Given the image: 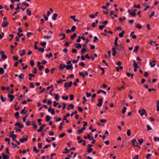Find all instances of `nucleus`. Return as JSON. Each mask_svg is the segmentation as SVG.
Returning <instances> with one entry per match:
<instances>
[{
    "mask_svg": "<svg viewBox=\"0 0 159 159\" xmlns=\"http://www.w3.org/2000/svg\"><path fill=\"white\" fill-rule=\"evenodd\" d=\"M140 113L141 116H143L145 114V116H146L147 114H146V111L143 109H142L141 110H139L138 111Z\"/></svg>",
    "mask_w": 159,
    "mask_h": 159,
    "instance_id": "obj_1",
    "label": "nucleus"
},
{
    "mask_svg": "<svg viewBox=\"0 0 159 159\" xmlns=\"http://www.w3.org/2000/svg\"><path fill=\"white\" fill-rule=\"evenodd\" d=\"M133 62L134 63L133 66L134 67V72H136L137 71V68H138V65L135 60H133Z\"/></svg>",
    "mask_w": 159,
    "mask_h": 159,
    "instance_id": "obj_2",
    "label": "nucleus"
},
{
    "mask_svg": "<svg viewBox=\"0 0 159 159\" xmlns=\"http://www.w3.org/2000/svg\"><path fill=\"white\" fill-rule=\"evenodd\" d=\"M98 101L99 102L97 104V106L99 107H101L102 105L103 102L102 99V98H100L98 99Z\"/></svg>",
    "mask_w": 159,
    "mask_h": 159,
    "instance_id": "obj_3",
    "label": "nucleus"
},
{
    "mask_svg": "<svg viewBox=\"0 0 159 159\" xmlns=\"http://www.w3.org/2000/svg\"><path fill=\"white\" fill-rule=\"evenodd\" d=\"M7 97L10 98V99H9V101L11 102H12L13 101L15 98V96L14 95H11L10 94H8Z\"/></svg>",
    "mask_w": 159,
    "mask_h": 159,
    "instance_id": "obj_4",
    "label": "nucleus"
},
{
    "mask_svg": "<svg viewBox=\"0 0 159 159\" xmlns=\"http://www.w3.org/2000/svg\"><path fill=\"white\" fill-rule=\"evenodd\" d=\"M8 25V23L7 21H3L2 22V24L1 25L2 27L3 28L7 26Z\"/></svg>",
    "mask_w": 159,
    "mask_h": 159,
    "instance_id": "obj_5",
    "label": "nucleus"
},
{
    "mask_svg": "<svg viewBox=\"0 0 159 159\" xmlns=\"http://www.w3.org/2000/svg\"><path fill=\"white\" fill-rule=\"evenodd\" d=\"M131 142H132V145L133 146H134V147H135V146H137L139 147H140V146H138L137 145H135L136 143L138 144L136 139H133L132 140Z\"/></svg>",
    "mask_w": 159,
    "mask_h": 159,
    "instance_id": "obj_6",
    "label": "nucleus"
},
{
    "mask_svg": "<svg viewBox=\"0 0 159 159\" xmlns=\"http://www.w3.org/2000/svg\"><path fill=\"white\" fill-rule=\"evenodd\" d=\"M15 126H18L20 129H22L24 127V125L20 124L19 122H17L15 124Z\"/></svg>",
    "mask_w": 159,
    "mask_h": 159,
    "instance_id": "obj_7",
    "label": "nucleus"
},
{
    "mask_svg": "<svg viewBox=\"0 0 159 159\" xmlns=\"http://www.w3.org/2000/svg\"><path fill=\"white\" fill-rule=\"evenodd\" d=\"M25 49H23L22 51H19V52L20 57H22L25 54Z\"/></svg>",
    "mask_w": 159,
    "mask_h": 159,
    "instance_id": "obj_8",
    "label": "nucleus"
},
{
    "mask_svg": "<svg viewBox=\"0 0 159 159\" xmlns=\"http://www.w3.org/2000/svg\"><path fill=\"white\" fill-rule=\"evenodd\" d=\"M10 137L12 138V140L13 141H16V135L13 134H10Z\"/></svg>",
    "mask_w": 159,
    "mask_h": 159,
    "instance_id": "obj_9",
    "label": "nucleus"
},
{
    "mask_svg": "<svg viewBox=\"0 0 159 159\" xmlns=\"http://www.w3.org/2000/svg\"><path fill=\"white\" fill-rule=\"evenodd\" d=\"M67 65H66L65 64L63 65L62 64H61L59 66V68L60 70H62L64 68H66V66Z\"/></svg>",
    "mask_w": 159,
    "mask_h": 159,
    "instance_id": "obj_10",
    "label": "nucleus"
},
{
    "mask_svg": "<svg viewBox=\"0 0 159 159\" xmlns=\"http://www.w3.org/2000/svg\"><path fill=\"white\" fill-rule=\"evenodd\" d=\"M53 95L55 96V99L57 101H59L60 98V96L59 94L58 93L57 94L54 93Z\"/></svg>",
    "mask_w": 159,
    "mask_h": 159,
    "instance_id": "obj_11",
    "label": "nucleus"
},
{
    "mask_svg": "<svg viewBox=\"0 0 159 159\" xmlns=\"http://www.w3.org/2000/svg\"><path fill=\"white\" fill-rule=\"evenodd\" d=\"M74 107V105L72 104H70L68 105V107L66 108V109L68 110H70V109H73Z\"/></svg>",
    "mask_w": 159,
    "mask_h": 159,
    "instance_id": "obj_12",
    "label": "nucleus"
},
{
    "mask_svg": "<svg viewBox=\"0 0 159 159\" xmlns=\"http://www.w3.org/2000/svg\"><path fill=\"white\" fill-rule=\"evenodd\" d=\"M72 70L73 69V65L72 64H71L70 65H67L66 66V70Z\"/></svg>",
    "mask_w": 159,
    "mask_h": 159,
    "instance_id": "obj_13",
    "label": "nucleus"
},
{
    "mask_svg": "<svg viewBox=\"0 0 159 159\" xmlns=\"http://www.w3.org/2000/svg\"><path fill=\"white\" fill-rule=\"evenodd\" d=\"M46 120L47 122L49 121L52 118V117L50 116H49L48 115L46 116Z\"/></svg>",
    "mask_w": 159,
    "mask_h": 159,
    "instance_id": "obj_14",
    "label": "nucleus"
},
{
    "mask_svg": "<svg viewBox=\"0 0 159 159\" xmlns=\"http://www.w3.org/2000/svg\"><path fill=\"white\" fill-rule=\"evenodd\" d=\"M57 16V13H54L52 17V20H56V17Z\"/></svg>",
    "mask_w": 159,
    "mask_h": 159,
    "instance_id": "obj_15",
    "label": "nucleus"
},
{
    "mask_svg": "<svg viewBox=\"0 0 159 159\" xmlns=\"http://www.w3.org/2000/svg\"><path fill=\"white\" fill-rule=\"evenodd\" d=\"M20 4H21L20 3H18L17 4V7H16L15 8V10L16 11H17L19 12L20 11V10H19V9H20L21 7H19V5H20Z\"/></svg>",
    "mask_w": 159,
    "mask_h": 159,
    "instance_id": "obj_16",
    "label": "nucleus"
},
{
    "mask_svg": "<svg viewBox=\"0 0 159 159\" xmlns=\"http://www.w3.org/2000/svg\"><path fill=\"white\" fill-rule=\"evenodd\" d=\"M19 113L18 112H16L15 113L14 116L16 119H18L19 118Z\"/></svg>",
    "mask_w": 159,
    "mask_h": 159,
    "instance_id": "obj_17",
    "label": "nucleus"
},
{
    "mask_svg": "<svg viewBox=\"0 0 159 159\" xmlns=\"http://www.w3.org/2000/svg\"><path fill=\"white\" fill-rule=\"evenodd\" d=\"M28 140V139L27 138H25L23 139H20V141L21 143H23L25 141H27Z\"/></svg>",
    "mask_w": 159,
    "mask_h": 159,
    "instance_id": "obj_18",
    "label": "nucleus"
},
{
    "mask_svg": "<svg viewBox=\"0 0 159 159\" xmlns=\"http://www.w3.org/2000/svg\"><path fill=\"white\" fill-rule=\"evenodd\" d=\"M46 43L45 41L41 42L40 43V45H41L44 48H46Z\"/></svg>",
    "mask_w": 159,
    "mask_h": 159,
    "instance_id": "obj_19",
    "label": "nucleus"
},
{
    "mask_svg": "<svg viewBox=\"0 0 159 159\" xmlns=\"http://www.w3.org/2000/svg\"><path fill=\"white\" fill-rule=\"evenodd\" d=\"M112 50L113 52L112 53V55L113 56H115L116 53V48H113L112 49Z\"/></svg>",
    "mask_w": 159,
    "mask_h": 159,
    "instance_id": "obj_20",
    "label": "nucleus"
},
{
    "mask_svg": "<svg viewBox=\"0 0 159 159\" xmlns=\"http://www.w3.org/2000/svg\"><path fill=\"white\" fill-rule=\"evenodd\" d=\"M156 62V60H153L152 62V63H153V64H152V63L151 62H150V64L152 67H153L155 66L156 64H155V63Z\"/></svg>",
    "mask_w": 159,
    "mask_h": 159,
    "instance_id": "obj_21",
    "label": "nucleus"
},
{
    "mask_svg": "<svg viewBox=\"0 0 159 159\" xmlns=\"http://www.w3.org/2000/svg\"><path fill=\"white\" fill-rule=\"evenodd\" d=\"M135 27L139 29H141L142 28V26L139 24H137L135 25Z\"/></svg>",
    "mask_w": 159,
    "mask_h": 159,
    "instance_id": "obj_22",
    "label": "nucleus"
},
{
    "mask_svg": "<svg viewBox=\"0 0 159 159\" xmlns=\"http://www.w3.org/2000/svg\"><path fill=\"white\" fill-rule=\"evenodd\" d=\"M30 8H28L26 10V12L28 16H30L31 15V12L29 11Z\"/></svg>",
    "mask_w": 159,
    "mask_h": 159,
    "instance_id": "obj_23",
    "label": "nucleus"
},
{
    "mask_svg": "<svg viewBox=\"0 0 159 159\" xmlns=\"http://www.w3.org/2000/svg\"><path fill=\"white\" fill-rule=\"evenodd\" d=\"M118 38L117 37H116L115 40L114 45L115 46H117L118 45L117 44V41L118 40Z\"/></svg>",
    "mask_w": 159,
    "mask_h": 159,
    "instance_id": "obj_24",
    "label": "nucleus"
},
{
    "mask_svg": "<svg viewBox=\"0 0 159 159\" xmlns=\"http://www.w3.org/2000/svg\"><path fill=\"white\" fill-rule=\"evenodd\" d=\"M139 48V47L138 46H136L135 47V49L133 50V52L136 53L137 52Z\"/></svg>",
    "mask_w": 159,
    "mask_h": 159,
    "instance_id": "obj_25",
    "label": "nucleus"
},
{
    "mask_svg": "<svg viewBox=\"0 0 159 159\" xmlns=\"http://www.w3.org/2000/svg\"><path fill=\"white\" fill-rule=\"evenodd\" d=\"M100 92H102L104 94H106V92L105 91L101 90H99V91H98L97 93L98 94H99L100 93Z\"/></svg>",
    "mask_w": 159,
    "mask_h": 159,
    "instance_id": "obj_26",
    "label": "nucleus"
},
{
    "mask_svg": "<svg viewBox=\"0 0 159 159\" xmlns=\"http://www.w3.org/2000/svg\"><path fill=\"white\" fill-rule=\"evenodd\" d=\"M75 44H77V46H76V48L77 49H79L82 48V45L80 43L77 44L76 43Z\"/></svg>",
    "mask_w": 159,
    "mask_h": 159,
    "instance_id": "obj_27",
    "label": "nucleus"
},
{
    "mask_svg": "<svg viewBox=\"0 0 159 159\" xmlns=\"http://www.w3.org/2000/svg\"><path fill=\"white\" fill-rule=\"evenodd\" d=\"M98 67L101 70H102V72L101 74V75H103L104 73V69L101 67L100 66H98Z\"/></svg>",
    "mask_w": 159,
    "mask_h": 159,
    "instance_id": "obj_28",
    "label": "nucleus"
},
{
    "mask_svg": "<svg viewBox=\"0 0 159 159\" xmlns=\"http://www.w3.org/2000/svg\"><path fill=\"white\" fill-rule=\"evenodd\" d=\"M79 75L80 76H81L83 78H85V75L84 74V73L81 72H80L79 73Z\"/></svg>",
    "mask_w": 159,
    "mask_h": 159,
    "instance_id": "obj_29",
    "label": "nucleus"
},
{
    "mask_svg": "<svg viewBox=\"0 0 159 159\" xmlns=\"http://www.w3.org/2000/svg\"><path fill=\"white\" fill-rule=\"evenodd\" d=\"M125 32L124 31H122V32L120 33L119 34V36L120 37H122L123 36V34Z\"/></svg>",
    "mask_w": 159,
    "mask_h": 159,
    "instance_id": "obj_30",
    "label": "nucleus"
},
{
    "mask_svg": "<svg viewBox=\"0 0 159 159\" xmlns=\"http://www.w3.org/2000/svg\"><path fill=\"white\" fill-rule=\"evenodd\" d=\"M77 36L76 34L75 33L73 34V35L71 36L70 39L73 40Z\"/></svg>",
    "mask_w": 159,
    "mask_h": 159,
    "instance_id": "obj_31",
    "label": "nucleus"
},
{
    "mask_svg": "<svg viewBox=\"0 0 159 159\" xmlns=\"http://www.w3.org/2000/svg\"><path fill=\"white\" fill-rule=\"evenodd\" d=\"M4 72V71L3 68L2 67L0 68V74L3 75Z\"/></svg>",
    "mask_w": 159,
    "mask_h": 159,
    "instance_id": "obj_32",
    "label": "nucleus"
},
{
    "mask_svg": "<svg viewBox=\"0 0 159 159\" xmlns=\"http://www.w3.org/2000/svg\"><path fill=\"white\" fill-rule=\"evenodd\" d=\"M33 33L32 32H29L27 33V39H28L29 38L30 36V35H33Z\"/></svg>",
    "mask_w": 159,
    "mask_h": 159,
    "instance_id": "obj_33",
    "label": "nucleus"
},
{
    "mask_svg": "<svg viewBox=\"0 0 159 159\" xmlns=\"http://www.w3.org/2000/svg\"><path fill=\"white\" fill-rule=\"evenodd\" d=\"M65 151H63V153H64V154H67V153L69 152V151H70V150H68L67 148H66L65 149Z\"/></svg>",
    "mask_w": 159,
    "mask_h": 159,
    "instance_id": "obj_34",
    "label": "nucleus"
},
{
    "mask_svg": "<svg viewBox=\"0 0 159 159\" xmlns=\"http://www.w3.org/2000/svg\"><path fill=\"white\" fill-rule=\"evenodd\" d=\"M0 98H1V101L2 102H5L6 100V98H4L2 96H1Z\"/></svg>",
    "mask_w": 159,
    "mask_h": 159,
    "instance_id": "obj_35",
    "label": "nucleus"
},
{
    "mask_svg": "<svg viewBox=\"0 0 159 159\" xmlns=\"http://www.w3.org/2000/svg\"><path fill=\"white\" fill-rule=\"evenodd\" d=\"M76 27L75 25H73L72 26L71 29V32H74L75 30Z\"/></svg>",
    "mask_w": 159,
    "mask_h": 159,
    "instance_id": "obj_36",
    "label": "nucleus"
},
{
    "mask_svg": "<svg viewBox=\"0 0 159 159\" xmlns=\"http://www.w3.org/2000/svg\"><path fill=\"white\" fill-rule=\"evenodd\" d=\"M143 140L142 139H139L138 140V142L140 145L142 144L143 143Z\"/></svg>",
    "mask_w": 159,
    "mask_h": 159,
    "instance_id": "obj_37",
    "label": "nucleus"
},
{
    "mask_svg": "<svg viewBox=\"0 0 159 159\" xmlns=\"http://www.w3.org/2000/svg\"><path fill=\"white\" fill-rule=\"evenodd\" d=\"M33 151L36 153H38L39 152V151L37 149L36 147L35 146L33 148Z\"/></svg>",
    "mask_w": 159,
    "mask_h": 159,
    "instance_id": "obj_38",
    "label": "nucleus"
},
{
    "mask_svg": "<svg viewBox=\"0 0 159 159\" xmlns=\"http://www.w3.org/2000/svg\"><path fill=\"white\" fill-rule=\"evenodd\" d=\"M129 14L132 16H136L135 12L134 11H131Z\"/></svg>",
    "mask_w": 159,
    "mask_h": 159,
    "instance_id": "obj_39",
    "label": "nucleus"
},
{
    "mask_svg": "<svg viewBox=\"0 0 159 159\" xmlns=\"http://www.w3.org/2000/svg\"><path fill=\"white\" fill-rule=\"evenodd\" d=\"M86 51V49L85 48H83L81 50V54H83Z\"/></svg>",
    "mask_w": 159,
    "mask_h": 159,
    "instance_id": "obj_40",
    "label": "nucleus"
},
{
    "mask_svg": "<svg viewBox=\"0 0 159 159\" xmlns=\"http://www.w3.org/2000/svg\"><path fill=\"white\" fill-rule=\"evenodd\" d=\"M61 35H62L63 36V38L61 39V40H63L65 38V34L64 33H62L61 34H59V36H60Z\"/></svg>",
    "mask_w": 159,
    "mask_h": 159,
    "instance_id": "obj_41",
    "label": "nucleus"
},
{
    "mask_svg": "<svg viewBox=\"0 0 159 159\" xmlns=\"http://www.w3.org/2000/svg\"><path fill=\"white\" fill-rule=\"evenodd\" d=\"M52 36L51 35H50V36H45L43 37V38L44 39H49L50 38H52Z\"/></svg>",
    "mask_w": 159,
    "mask_h": 159,
    "instance_id": "obj_42",
    "label": "nucleus"
},
{
    "mask_svg": "<svg viewBox=\"0 0 159 159\" xmlns=\"http://www.w3.org/2000/svg\"><path fill=\"white\" fill-rule=\"evenodd\" d=\"M18 77L20 79L19 80L20 81V79H22L24 77V75L23 74L21 73L18 76Z\"/></svg>",
    "mask_w": 159,
    "mask_h": 159,
    "instance_id": "obj_43",
    "label": "nucleus"
},
{
    "mask_svg": "<svg viewBox=\"0 0 159 159\" xmlns=\"http://www.w3.org/2000/svg\"><path fill=\"white\" fill-rule=\"evenodd\" d=\"M93 150V148H88L87 149V152L89 153L91 152Z\"/></svg>",
    "mask_w": 159,
    "mask_h": 159,
    "instance_id": "obj_44",
    "label": "nucleus"
},
{
    "mask_svg": "<svg viewBox=\"0 0 159 159\" xmlns=\"http://www.w3.org/2000/svg\"><path fill=\"white\" fill-rule=\"evenodd\" d=\"M98 39L97 37L96 36H95L94 37V39L93 40V42L94 43H96L97 41H98Z\"/></svg>",
    "mask_w": 159,
    "mask_h": 159,
    "instance_id": "obj_45",
    "label": "nucleus"
},
{
    "mask_svg": "<svg viewBox=\"0 0 159 159\" xmlns=\"http://www.w3.org/2000/svg\"><path fill=\"white\" fill-rule=\"evenodd\" d=\"M159 100H158L157 102V111H159Z\"/></svg>",
    "mask_w": 159,
    "mask_h": 159,
    "instance_id": "obj_46",
    "label": "nucleus"
},
{
    "mask_svg": "<svg viewBox=\"0 0 159 159\" xmlns=\"http://www.w3.org/2000/svg\"><path fill=\"white\" fill-rule=\"evenodd\" d=\"M30 64L32 67L34 65V63L33 60H31L30 61Z\"/></svg>",
    "mask_w": 159,
    "mask_h": 159,
    "instance_id": "obj_47",
    "label": "nucleus"
},
{
    "mask_svg": "<svg viewBox=\"0 0 159 159\" xmlns=\"http://www.w3.org/2000/svg\"><path fill=\"white\" fill-rule=\"evenodd\" d=\"M7 57L6 55L5 54L2 56L1 58L3 60H4L7 59Z\"/></svg>",
    "mask_w": 159,
    "mask_h": 159,
    "instance_id": "obj_48",
    "label": "nucleus"
},
{
    "mask_svg": "<svg viewBox=\"0 0 159 159\" xmlns=\"http://www.w3.org/2000/svg\"><path fill=\"white\" fill-rule=\"evenodd\" d=\"M46 57H48V58H50V57H52V53L50 52L49 54H47L46 55Z\"/></svg>",
    "mask_w": 159,
    "mask_h": 159,
    "instance_id": "obj_49",
    "label": "nucleus"
},
{
    "mask_svg": "<svg viewBox=\"0 0 159 159\" xmlns=\"http://www.w3.org/2000/svg\"><path fill=\"white\" fill-rule=\"evenodd\" d=\"M11 144L13 146V147L14 148L16 147L17 148H19V146H17L16 144H14L13 143H11Z\"/></svg>",
    "mask_w": 159,
    "mask_h": 159,
    "instance_id": "obj_50",
    "label": "nucleus"
},
{
    "mask_svg": "<svg viewBox=\"0 0 159 159\" xmlns=\"http://www.w3.org/2000/svg\"><path fill=\"white\" fill-rule=\"evenodd\" d=\"M37 66L39 68V70L40 71H41L42 69L44 68V66L43 65Z\"/></svg>",
    "mask_w": 159,
    "mask_h": 159,
    "instance_id": "obj_51",
    "label": "nucleus"
},
{
    "mask_svg": "<svg viewBox=\"0 0 159 159\" xmlns=\"http://www.w3.org/2000/svg\"><path fill=\"white\" fill-rule=\"evenodd\" d=\"M38 43V42L37 41H35V44L34 45V48L35 49H38V47L37 46V44Z\"/></svg>",
    "mask_w": 159,
    "mask_h": 159,
    "instance_id": "obj_52",
    "label": "nucleus"
},
{
    "mask_svg": "<svg viewBox=\"0 0 159 159\" xmlns=\"http://www.w3.org/2000/svg\"><path fill=\"white\" fill-rule=\"evenodd\" d=\"M100 121L101 123H106L107 122V120L106 119H101L100 120Z\"/></svg>",
    "mask_w": 159,
    "mask_h": 159,
    "instance_id": "obj_53",
    "label": "nucleus"
},
{
    "mask_svg": "<svg viewBox=\"0 0 159 159\" xmlns=\"http://www.w3.org/2000/svg\"><path fill=\"white\" fill-rule=\"evenodd\" d=\"M70 99L71 101H72L74 99V95L73 94H70L69 95Z\"/></svg>",
    "mask_w": 159,
    "mask_h": 159,
    "instance_id": "obj_54",
    "label": "nucleus"
},
{
    "mask_svg": "<svg viewBox=\"0 0 159 159\" xmlns=\"http://www.w3.org/2000/svg\"><path fill=\"white\" fill-rule=\"evenodd\" d=\"M42 121V119H38L37 120V121L39 123V125H41L42 124L41 123V122Z\"/></svg>",
    "mask_w": 159,
    "mask_h": 159,
    "instance_id": "obj_55",
    "label": "nucleus"
},
{
    "mask_svg": "<svg viewBox=\"0 0 159 159\" xmlns=\"http://www.w3.org/2000/svg\"><path fill=\"white\" fill-rule=\"evenodd\" d=\"M14 129L16 130V132H18V131H21V130L20 129H18L17 127H15L14 128Z\"/></svg>",
    "mask_w": 159,
    "mask_h": 159,
    "instance_id": "obj_56",
    "label": "nucleus"
},
{
    "mask_svg": "<svg viewBox=\"0 0 159 159\" xmlns=\"http://www.w3.org/2000/svg\"><path fill=\"white\" fill-rule=\"evenodd\" d=\"M126 17H125V16H124V17H123V19H122L121 18H120L119 19V20H120V22H121L122 21L126 20Z\"/></svg>",
    "mask_w": 159,
    "mask_h": 159,
    "instance_id": "obj_57",
    "label": "nucleus"
},
{
    "mask_svg": "<svg viewBox=\"0 0 159 159\" xmlns=\"http://www.w3.org/2000/svg\"><path fill=\"white\" fill-rule=\"evenodd\" d=\"M43 129V128L41 126L40 128V129H38L37 130V131L38 132H42Z\"/></svg>",
    "mask_w": 159,
    "mask_h": 159,
    "instance_id": "obj_58",
    "label": "nucleus"
},
{
    "mask_svg": "<svg viewBox=\"0 0 159 159\" xmlns=\"http://www.w3.org/2000/svg\"><path fill=\"white\" fill-rule=\"evenodd\" d=\"M155 14V12L154 11H152L151 15L149 16V18H151L152 17L154 16Z\"/></svg>",
    "mask_w": 159,
    "mask_h": 159,
    "instance_id": "obj_59",
    "label": "nucleus"
},
{
    "mask_svg": "<svg viewBox=\"0 0 159 159\" xmlns=\"http://www.w3.org/2000/svg\"><path fill=\"white\" fill-rule=\"evenodd\" d=\"M147 131H148L149 130H151L152 129V128L149 126V125H147Z\"/></svg>",
    "mask_w": 159,
    "mask_h": 159,
    "instance_id": "obj_60",
    "label": "nucleus"
},
{
    "mask_svg": "<svg viewBox=\"0 0 159 159\" xmlns=\"http://www.w3.org/2000/svg\"><path fill=\"white\" fill-rule=\"evenodd\" d=\"M68 98V96H66L65 97L64 96H62V99H63L65 100H67Z\"/></svg>",
    "mask_w": 159,
    "mask_h": 159,
    "instance_id": "obj_61",
    "label": "nucleus"
},
{
    "mask_svg": "<svg viewBox=\"0 0 159 159\" xmlns=\"http://www.w3.org/2000/svg\"><path fill=\"white\" fill-rule=\"evenodd\" d=\"M152 154H148L146 155V158L147 159H150L149 157L151 156Z\"/></svg>",
    "mask_w": 159,
    "mask_h": 159,
    "instance_id": "obj_62",
    "label": "nucleus"
},
{
    "mask_svg": "<svg viewBox=\"0 0 159 159\" xmlns=\"http://www.w3.org/2000/svg\"><path fill=\"white\" fill-rule=\"evenodd\" d=\"M91 95V93H88V92L86 93V96L87 97L89 98L90 97Z\"/></svg>",
    "mask_w": 159,
    "mask_h": 159,
    "instance_id": "obj_63",
    "label": "nucleus"
},
{
    "mask_svg": "<svg viewBox=\"0 0 159 159\" xmlns=\"http://www.w3.org/2000/svg\"><path fill=\"white\" fill-rule=\"evenodd\" d=\"M2 159H8L9 158V157L5 155L4 156L2 157Z\"/></svg>",
    "mask_w": 159,
    "mask_h": 159,
    "instance_id": "obj_64",
    "label": "nucleus"
}]
</instances>
